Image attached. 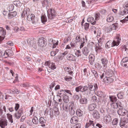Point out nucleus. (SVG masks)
<instances>
[{
  "label": "nucleus",
  "instance_id": "1",
  "mask_svg": "<svg viewBox=\"0 0 128 128\" xmlns=\"http://www.w3.org/2000/svg\"><path fill=\"white\" fill-rule=\"evenodd\" d=\"M56 15V12L54 10L50 9L48 10V16L49 19H52Z\"/></svg>",
  "mask_w": 128,
  "mask_h": 128
},
{
  "label": "nucleus",
  "instance_id": "2",
  "mask_svg": "<svg viewBox=\"0 0 128 128\" xmlns=\"http://www.w3.org/2000/svg\"><path fill=\"white\" fill-rule=\"evenodd\" d=\"M89 48L91 49H92L93 47L90 44H88L87 45V47H84L82 49V52L83 54L86 56H87L88 54V53L89 52V50L88 49Z\"/></svg>",
  "mask_w": 128,
  "mask_h": 128
},
{
  "label": "nucleus",
  "instance_id": "3",
  "mask_svg": "<svg viewBox=\"0 0 128 128\" xmlns=\"http://www.w3.org/2000/svg\"><path fill=\"white\" fill-rule=\"evenodd\" d=\"M88 87L86 86H80L75 88V90L76 92H78L80 91L83 92L86 91L88 90Z\"/></svg>",
  "mask_w": 128,
  "mask_h": 128
},
{
  "label": "nucleus",
  "instance_id": "4",
  "mask_svg": "<svg viewBox=\"0 0 128 128\" xmlns=\"http://www.w3.org/2000/svg\"><path fill=\"white\" fill-rule=\"evenodd\" d=\"M120 37L119 34H117L116 36V38H115L112 42V46H118L119 44Z\"/></svg>",
  "mask_w": 128,
  "mask_h": 128
},
{
  "label": "nucleus",
  "instance_id": "5",
  "mask_svg": "<svg viewBox=\"0 0 128 128\" xmlns=\"http://www.w3.org/2000/svg\"><path fill=\"white\" fill-rule=\"evenodd\" d=\"M44 65L46 66H48L50 68L53 70L56 68V66L55 65V64L53 62L51 63L50 61H46Z\"/></svg>",
  "mask_w": 128,
  "mask_h": 128
},
{
  "label": "nucleus",
  "instance_id": "6",
  "mask_svg": "<svg viewBox=\"0 0 128 128\" xmlns=\"http://www.w3.org/2000/svg\"><path fill=\"white\" fill-rule=\"evenodd\" d=\"M23 109L22 108H20L18 112L15 113L14 117L17 119H19L23 113Z\"/></svg>",
  "mask_w": 128,
  "mask_h": 128
},
{
  "label": "nucleus",
  "instance_id": "7",
  "mask_svg": "<svg viewBox=\"0 0 128 128\" xmlns=\"http://www.w3.org/2000/svg\"><path fill=\"white\" fill-rule=\"evenodd\" d=\"M30 10L29 8H25L24 9L21 16L22 18H24L26 15L28 16L30 14Z\"/></svg>",
  "mask_w": 128,
  "mask_h": 128
},
{
  "label": "nucleus",
  "instance_id": "8",
  "mask_svg": "<svg viewBox=\"0 0 128 128\" xmlns=\"http://www.w3.org/2000/svg\"><path fill=\"white\" fill-rule=\"evenodd\" d=\"M38 44L40 47H42L46 46L44 39L43 38H39L38 42Z\"/></svg>",
  "mask_w": 128,
  "mask_h": 128
},
{
  "label": "nucleus",
  "instance_id": "9",
  "mask_svg": "<svg viewBox=\"0 0 128 128\" xmlns=\"http://www.w3.org/2000/svg\"><path fill=\"white\" fill-rule=\"evenodd\" d=\"M114 80V78L108 77L104 78L103 80V82L106 84H110Z\"/></svg>",
  "mask_w": 128,
  "mask_h": 128
},
{
  "label": "nucleus",
  "instance_id": "10",
  "mask_svg": "<svg viewBox=\"0 0 128 128\" xmlns=\"http://www.w3.org/2000/svg\"><path fill=\"white\" fill-rule=\"evenodd\" d=\"M8 121L6 119H2L0 120V126L1 128H4L8 124Z\"/></svg>",
  "mask_w": 128,
  "mask_h": 128
},
{
  "label": "nucleus",
  "instance_id": "11",
  "mask_svg": "<svg viewBox=\"0 0 128 128\" xmlns=\"http://www.w3.org/2000/svg\"><path fill=\"white\" fill-rule=\"evenodd\" d=\"M35 16L34 14H32L27 16V19L28 20L32 21V23H35L34 21Z\"/></svg>",
  "mask_w": 128,
  "mask_h": 128
},
{
  "label": "nucleus",
  "instance_id": "12",
  "mask_svg": "<svg viewBox=\"0 0 128 128\" xmlns=\"http://www.w3.org/2000/svg\"><path fill=\"white\" fill-rule=\"evenodd\" d=\"M12 51L10 50H6L5 52V56L4 58H6L8 56H11L13 55Z\"/></svg>",
  "mask_w": 128,
  "mask_h": 128
},
{
  "label": "nucleus",
  "instance_id": "13",
  "mask_svg": "<svg viewBox=\"0 0 128 128\" xmlns=\"http://www.w3.org/2000/svg\"><path fill=\"white\" fill-rule=\"evenodd\" d=\"M104 121L106 124L109 123L112 121L111 116L109 115L105 116L104 118Z\"/></svg>",
  "mask_w": 128,
  "mask_h": 128
},
{
  "label": "nucleus",
  "instance_id": "14",
  "mask_svg": "<svg viewBox=\"0 0 128 128\" xmlns=\"http://www.w3.org/2000/svg\"><path fill=\"white\" fill-rule=\"evenodd\" d=\"M101 60L102 64L103 65V67L105 69L107 68V64L108 62V60L106 58H102Z\"/></svg>",
  "mask_w": 128,
  "mask_h": 128
},
{
  "label": "nucleus",
  "instance_id": "15",
  "mask_svg": "<svg viewBox=\"0 0 128 128\" xmlns=\"http://www.w3.org/2000/svg\"><path fill=\"white\" fill-rule=\"evenodd\" d=\"M63 68L64 70L68 72V74L70 75H72L73 72L72 70V69L70 67L64 66Z\"/></svg>",
  "mask_w": 128,
  "mask_h": 128
},
{
  "label": "nucleus",
  "instance_id": "16",
  "mask_svg": "<svg viewBox=\"0 0 128 128\" xmlns=\"http://www.w3.org/2000/svg\"><path fill=\"white\" fill-rule=\"evenodd\" d=\"M93 117L95 118L98 119L100 118V114L97 110H94L92 114Z\"/></svg>",
  "mask_w": 128,
  "mask_h": 128
},
{
  "label": "nucleus",
  "instance_id": "17",
  "mask_svg": "<svg viewBox=\"0 0 128 128\" xmlns=\"http://www.w3.org/2000/svg\"><path fill=\"white\" fill-rule=\"evenodd\" d=\"M96 105L94 103H92L90 104L88 106L89 110L90 111H92L96 107Z\"/></svg>",
  "mask_w": 128,
  "mask_h": 128
},
{
  "label": "nucleus",
  "instance_id": "18",
  "mask_svg": "<svg viewBox=\"0 0 128 128\" xmlns=\"http://www.w3.org/2000/svg\"><path fill=\"white\" fill-rule=\"evenodd\" d=\"M78 118L76 116H73L70 120V123L72 124H75L78 121Z\"/></svg>",
  "mask_w": 128,
  "mask_h": 128
},
{
  "label": "nucleus",
  "instance_id": "19",
  "mask_svg": "<svg viewBox=\"0 0 128 128\" xmlns=\"http://www.w3.org/2000/svg\"><path fill=\"white\" fill-rule=\"evenodd\" d=\"M118 27V24L117 23H114L109 26L111 30H115Z\"/></svg>",
  "mask_w": 128,
  "mask_h": 128
},
{
  "label": "nucleus",
  "instance_id": "20",
  "mask_svg": "<svg viewBox=\"0 0 128 128\" xmlns=\"http://www.w3.org/2000/svg\"><path fill=\"white\" fill-rule=\"evenodd\" d=\"M17 14V13L16 12H10L9 13L8 17L9 19H11L15 16Z\"/></svg>",
  "mask_w": 128,
  "mask_h": 128
},
{
  "label": "nucleus",
  "instance_id": "21",
  "mask_svg": "<svg viewBox=\"0 0 128 128\" xmlns=\"http://www.w3.org/2000/svg\"><path fill=\"white\" fill-rule=\"evenodd\" d=\"M39 122L41 124V126L43 127H44L45 125L44 124L46 123V121L44 118L41 117L40 118Z\"/></svg>",
  "mask_w": 128,
  "mask_h": 128
},
{
  "label": "nucleus",
  "instance_id": "22",
  "mask_svg": "<svg viewBox=\"0 0 128 128\" xmlns=\"http://www.w3.org/2000/svg\"><path fill=\"white\" fill-rule=\"evenodd\" d=\"M87 21L90 22L93 25H94L96 23V21L94 20L93 17L92 16L89 17L87 19Z\"/></svg>",
  "mask_w": 128,
  "mask_h": 128
},
{
  "label": "nucleus",
  "instance_id": "23",
  "mask_svg": "<svg viewBox=\"0 0 128 128\" xmlns=\"http://www.w3.org/2000/svg\"><path fill=\"white\" fill-rule=\"evenodd\" d=\"M94 122L93 121L89 120L87 122L85 126V127L88 128L92 125L94 126V128H96V127H94V124L93 123Z\"/></svg>",
  "mask_w": 128,
  "mask_h": 128
},
{
  "label": "nucleus",
  "instance_id": "24",
  "mask_svg": "<svg viewBox=\"0 0 128 128\" xmlns=\"http://www.w3.org/2000/svg\"><path fill=\"white\" fill-rule=\"evenodd\" d=\"M118 113L119 115L124 116L126 114V112L125 109H119L118 112Z\"/></svg>",
  "mask_w": 128,
  "mask_h": 128
},
{
  "label": "nucleus",
  "instance_id": "25",
  "mask_svg": "<svg viewBox=\"0 0 128 128\" xmlns=\"http://www.w3.org/2000/svg\"><path fill=\"white\" fill-rule=\"evenodd\" d=\"M94 56L92 54H90L89 56V62L91 65L93 64L94 61Z\"/></svg>",
  "mask_w": 128,
  "mask_h": 128
},
{
  "label": "nucleus",
  "instance_id": "26",
  "mask_svg": "<svg viewBox=\"0 0 128 128\" xmlns=\"http://www.w3.org/2000/svg\"><path fill=\"white\" fill-rule=\"evenodd\" d=\"M50 41H51L52 43L53 44L52 48H55L56 47V46H58V41H57L53 40L52 39H50Z\"/></svg>",
  "mask_w": 128,
  "mask_h": 128
},
{
  "label": "nucleus",
  "instance_id": "27",
  "mask_svg": "<svg viewBox=\"0 0 128 128\" xmlns=\"http://www.w3.org/2000/svg\"><path fill=\"white\" fill-rule=\"evenodd\" d=\"M106 21L108 22H112L114 20L113 17L110 15H109L107 17Z\"/></svg>",
  "mask_w": 128,
  "mask_h": 128
},
{
  "label": "nucleus",
  "instance_id": "28",
  "mask_svg": "<svg viewBox=\"0 0 128 128\" xmlns=\"http://www.w3.org/2000/svg\"><path fill=\"white\" fill-rule=\"evenodd\" d=\"M87 98H81L80 100V103L82 104H86L87 102Z\"/></svg>",
  "mask_w": 128,
  "mask_h": 128
},
{
  "label": "nucleus",
  "instance_id": "29",
  "mask_svg": "<svg viewBox=\"0 0 128 128\" xmlns=\"http://www.w3.org/2000/svg\"><path fill=\"white\" fill-rule=\"evenodd\" d=\"M102 49L101 47L99 46L98 44L96 45L95 50L97 53H99L100 52H101Z\"/></svg>",
  "mask_w": 128,
  "mask_h": 128
},
{
  "label": "nucleus",
  "instance_id": "30",
  "mask_svg": "<svg viewBox=\"0 0 128 128\" xmlns=\"http://www.w3.org/2000/svg\"><path fill=\"white\" fill-rule=\"evenodd\" d=\"M76 115L79 116H82L83 114V112L80 109H78L76 111Z\"/></svg>",
  "mask_w": 128,
  "mask_h": 128
},
{
  "label": "nucleus",
  "instance_id": "31",
  "mask_svg": "<svg viewBox=\"0 0 128 128\" xmlns=\"http://www.w3.org/2000/svg\"><path fill=\"white\" fill-rule=\"evenodd\" d=\"M53 110L54 112V115L56 116L58 115L59 114L58 109V108L55 107L54 108Z\"/></svg>",
  "mask_w": 128,
  "mask_h": 128
},
{
  "label": "nucleus",
  "instance_id": "32",
  "mask_svg": "<svg viewBox=\"0 0 128 128\" xmlns=\"http://www.w3.org/2000/svg\"><path fill=\"white\" fill-rule=\"evenodd\" d=\"M7 116L8 118V120L9 122H10L11 123L13 122V119L12 118V115L9 114H7Z\"/></svg>",
  "mask_w": 128,
  "mask_h": 128
},
{
  "label": "nucleus",
  "instance_id": "33",
  "mask_svg": "<svg viewBox=\"0 0 128 128\" xmlns=\"http://www.w3.org/2000/svg\"><path fill=\"white\" fill-rule=\"evenodd\" d=\"M128 122V119L126 118H123L121 119L120 123L125 124V123H126Z\"/></svg>",
  "mask_w": 128,
  "mask_h": 128
},
{
  "label": "nucleus",
  "instance_id": "34",
  "mask_svg": "<svg viewBox=\"0 0 128 128\" xmlns=\"http://www.w3.org/2000/svg\"><path fill=\"white\" fill-rule=\"evenodd\" d=\"M63 100L64 102H68L69 100V97L68 96L65 95L63 97Z\"/></svg>",
  "mask_w": 128,
  "mask_h": 128
},
{
  "label": "nucleus",
  "instance_id": "35",
  "mask_svg": "<svg viewBox=\"0 0 128 128\" xmlns=\"http://www.w3.org/2000/svg\"><path fill=\"white\" fill-rule=\"evenodd\" d=\"M20 86L27 88L30 86L29 84L28 83L26 82L20 84Z\"/></svg>",
  "mask_w": 128,
  "mask_h": 128
},
{
  "label": "nucleus",
  "instance_id": "36",
  "mask_svg": "<svg viewBox=\"0 0 128 128\" xmlns=\"http://www.w3.org/2000/svg\"><path fill=\"white\" fill-rule=\"evenodd\" d=\"M110 100L113 102H115L117 100L116 98L114 96H109Z\"/></svg>",
  "mask_w": 128,
  "mask_h": 128
},
{
  "label": "nucleus",
  "instance_id": "37",
  "mask_svg": "<svg viewBox=\"0 0 128 128\" xmlns=\"http://www.w3.org/2000/svg\"><path fill=\"white\" fill-rule=\"evenodd\" d=\"M32 121L34 124H37L38 122V120L37 118L35 116L33 118Z\"/></svg>",
  "mask_w": 128,
  "mask_h": 128
},
{
  "label": "nucleus",
  "instance_id": "38",
  "mask_svg": "<svg viewBox=\"0 0 128 128\" xmlns=\"http://www.w3.org/2000/svg\"><path fill=\"white\" fill-rule=\"evenodd\" d=\"M63 108L64 110L66 112H68L70 109H69V106L68 105L66 104H64L63 105Z\"/></svg>",
  "mask_w": 128,
  "mask_h": 128
},
{
  "label": "nucleus",
  "instance_id": "39",
  "mask_svg": "<svg viewBox=\"0 0 128 128\" xmlns=\"http://www.w3.org/2000/svg\"><path fill=\"white\" fill-rule=\"evenodd\" d=\"M41 21L42 22L44 23L47 21V18L45 15H43L41 17Z\"/></svg>",
  "mask_w": 128,
  "mask_h": 128
},
{
  "label": "nucleus",
  "instance_id": "40",
  "mask_svg": "<svg viewBox=\"0 0 128 128\" xmlns=\"http://www.w3.org/2000/svg\"><path fill=\"white\" fill-rule=\"evenodd\" d=\"M71 37L70 36L65 37L64 40V42L66 43L68 42L71 40Z\"/></svg>",
  "mask_w": 128,
  "mask_h": 128
},
{
  "label": "nucleus",
  "instance_id": "41",
  "mask_svg": "<svg viewBox=\"0 0 128 128\" xmlns=\"http://www.w3.org/2000/svg\"><path fill=\"white\" fill-rule=\"evenodd\" d=\"M106 48H110L112 47V42L111 41H108L106 44Z\"/></svg>",
  "mask_w": 128,
  "mask_h": 128
},
{
  "label": "nucleus",
  "instance_id": "42",
  "mask_svg": "<svg viewBox=\"0 0 128 128\" xmlns=\"http://www.w3.org/2000/svg\"><path fill=\"white\" fill-rule=\"evenodd\" d=\"M0 33L2 35H4L6 34V31L3 28L0 27Z\"/></svg>",
  "mask_w": 128,
  "mask_h": 128
},
{
  "label": "nucleus",
  "instance_id": "43",
  "mask_svg": "<svg viewBox=\"0 0 128 128\" xmlns=\"http://www.w3.org/2000/svg\"><path fill=\"white\" fill-rule=\"evenodd\" d=\"M124 95V92H120L118 94L117 96L118 98L120 99H122L123 98Z\"/></svg>",
  "mask_w": 128,
  "mask_h": 128
},
{
  "label": "nucleus",
  "instance_id": "44",
  "mask_svg": "<svg viewBox=\"0 0 128 128\" xmlns=\"http://www.w3.org/2000/svg\"><path fill=\"white\" fill-rule=\"evenodd\" d=\"M72 77L69 76H66L64 77V80L67 81H71L72 79Z\"/></svg>",
  "mask_w": 128,
  "mask_h": 128
},
{
  "label": "nucleus",
  "instance_id": "45",
  "mask_svg": "<svg viewBox=\"0 0 128 128\" xmlns=\"http://www.w3.org/2000/svg\"><path fill=\"white\" fill-rule=\"evenodd\" d=\"M47 114H49L50 116V117L52 116L53 115V113L52 111V109L51 108H50L48 110Z\"/></svg>",
  "mask_w": 128,
  "mask_h": 128
},
{
  "label": "nucleus",
  "instance_id": "46",
  "mask_svg": "<svg viewBox=\"0 0 128 128\" xmlns=\"http://www.w3.org/2000/svg\"><path fill=\"white\" fill-rule=\"evenodd\" d=\"M81 40L80 37L79 35H78L75 38V42L77 43L80 42Z\"/></svg>",
  "mask_w": 128,
  "mask_h": 128
},
{
  "label": "nucleus",
  "instance_id": "47",
  "mask_svg": "<svg viewBox=\"0 0 128 128\" xmlns=\"http://www.w3.org/2000/svg\"><path fill=\"white\" fill-rule=\"evenodd\" d=\"M100 14L99 12L96 13L94 14V17L95 18V20H98L100 17Z\"/></svg>",
  "mask_w": 128,
  "mask_h": 128
},
{
  "label": "nucleus",
  "instance_id": "48",
  "mask_svg": "<svg viewBox=\"0 0 128 128\" xmlns=\"http://www.w3.org/2000/svg\"><path fill=\"white\" fill-rule=\"evenodd\" d=\"M128 62V57H125L123 58L121 62V65L123 63H124V62Z\"/></svg>",
  "mask_w": 128,
  "mask_h": 128
},
{
  "label": "nucleus",
  "instance_id": "49",
  "mask_svg": "<svg viewBox=\"0 0 128 128\" xmlns=\"http://www.w3.org/2000/svg\"><path fill=\"white\" fill-rule=\"evenodd\" d=\"M118 122V119L117 118H116L113 120L112 122V124L113 125H116Z\"/></svg>",
  "mask_w": 128,
  "mask_h": 128
},
{
  "label": "nucleus",
  "instance_id": "50",
  "mask_svg": "<svg viewBox=\"0 0 128 128\" xmlns=\"http://www.w3.org/2000/svg\"><path fill=\"white\" fill-rule=\"evenodd\" d=\"M92 71L94 74L95 78H97L98 77V74L96 71L95 70H92Z\"/></svg>",
  "mask_w": 128,
  "mask_h": 128
},
{
  "label": "nucleus",
  "instance_id": "51",
  "mask_svg": "<svg viewBox=\"0 0 128 128\" xmlns=\"http://www.w3.org/2000/svg\"><path fill=\"white\" fill-rule=\"evenodd\" d=\"M85 39L84 38H83L82 39L81 41V44L80 46V48H82L84 46V43Z\"/></svg>",
  "mask_w": 128,
  "mask_h": 128
},
{
  "label": "nucleus",
  "instance_id": "52",
  "mask_svg": "<svg viewBox=\"0 0 128 128\" xmlns=\"http://www.w3.org/2000/svg\"><path fill=\"white\" fill-rule=\"evenodd\" d=\"M70 109L68 112H69L70 113L71 115H73L75 113V111L73 109V108H69Z\"/></svg>",
  "mask_w": 128,
  "mask_h": 128
},
{
  "label": "nucleus",
  "instance_id": "53",
  "mask_svg": "<svg viewBox=\"0 0 128 128\" xmlns=\"http://www.w3.org/2000/svg\"><path fill=\"white\" fill-rule=\"evenodd\" d=\"M5 56V52L4 50H0V58H4Z\"/></svg>",
  "mask_w": 128,
  "mask_h": 128
},
{
  "label": "nucleus",
  "instance_id": "54",
  "mask_svg": "<svg viewBox=\"0 0 128 128\" xmlns=\"http://www.w3.org/2000/svg\"><path fill=\"white\" fill-rule=\"evenodd\" d=\"M58 51V49H56V51H52L50 52L51 55L52 56H54Z\"/></svg>",
  "mask_w": 128,
  "mask_h": 128
},
{
  "label": "nucleus",
  "instance_id": "55",
  "mask_svg": "<svg viewBox=\"0 0 128 128\" xmlns=\"http://www.w3.org/2000/svg\"><path fill=\"white\" fill-rule=\"evenodd\" d=\"M75 55L77 57H79L81 56V52L80 50H78L75 52Z\"/></svg>",
  "mask_w": 128,
  "mask_h": 128
},
{
  "label": "nucleus",
  "instance_id": "56",
  "mask_svg": "<svg viewBox=\"0 0 128 128\" xmlns=\"http://www.w3.org/2000/svg\"><path fill=\"white\" fill-rule=\"evenodd\" d=\"M8 8L9 11H11L14 9V6L13 4H10L9 5Z\"/></svg>",
  "mask_w": 128,
  "mask_h": 128
},
{
  "label": "nucleus",
  "instance_id": "57",
  "mask_svg": "<svg viewBox=\"0 0 128 128\" xmlns=\"http://www.w3.org/2000/svg\"><path fill=\"white\" fill-rule=\"evenodd\" d=\"M73 57H74L72 55H68L67 57V58L68 60H74V59L73 58Z\"/></svg>",
  "mask_w": 128,
  "mask_h": 128
},
{
  "label": "nucleus",
  "instance_id": "58",
  "mask_svg": "<svg viewBox=\"0 0 128 128\" xmlns=\"http://www.w3.org/2000/svg\"><path fill=\"white\" fill-rule=\"evenodd\" d=\"M81 126L80 124H78L74 126L71 128H80Z\"/></svg>",
  "mask_w": 128,
  "mask_h": 128
},
{
  "label": "nucleus",
  "instance_id": "59",
  "mask_svg": "<svg viewBox=\"0 0 128 128\" xmlns=\"http://www.w3.org/2000/svg\"><path fill=\"white\" fill-rule=\"evenodd\" d=\"M109 27L106 26L104 28V30L106 32H110L111 30L110 28H109Z\"/></svg>",
  "mask_w": 128,
  "mask_h": 128
},
{
  "label": "nucleus",
  "instance_id": "60",
  "mask_svg": "<svg viewBox=\"0 0 128 128\" xmlns=\"http://www.w3.org/2000/svg\"><path fill=\"white\" fill-rule=\"evenodd\" d=\"M89 24L88 23H86L84 25V28L86 30H87L89 28Z\"/></svg>",
  "mask_w": 128,
  "mask_h": 128
},
{
  "label": "nucleus",
  "instance_id": "61",
  "mask_svg": "<svg viewBox=\"0 0 128 128\" xmlns=\"http://www.w3.org/2000/svg\"><path fill=\"white\" fill-rule=\"evenodd\" d=\"M68 54V51L67 50L65 51L63 53L60 54V56L61 57H64Z\"/></svg>",
  "mask_w": 128,
  "mask_h": 128
},
{
  "label": "nucleus",
  "instance_id": "62",
  "mask_svg": "<svg viewBox=\"0 0 128 128\" xmlns=\"http://www.w3.org/2000/svg\"><path fill=\"white\" fill-rule=\"evenodd\" d=\"M91 101L93 102H96L97 101V97L95 96L92 97Z\"/></svg>",
  "mask_w": 128,
  "mask_h": 128
},
{
  "label": "nucleus",
  "instance_id": "63",
  "mask_svg": "<svg viewBox=\"0 0 128 128\" xmlns=\"http://www.w3.org/2000/svg\"><path fill=\"white\" fill-rule=\"evenodd\" d=\"M16 76L15 77V79L13 82V83H15L18 81V74H16Z\"/></svg>",
  "mask_w": 128,
  "mask_h": 128
},
{
  "label": "nucleus",
  "instance_id": "64",
  "mask_svg": "<svg viewBox=\"0 0 128 128\" xmlns=\"http://www.w3.org/2000/svg\"><path fill=\"white\" fill-rule=\"evenodd\" d=\"M123 7L125 8H126L128 7V1L126 2L124 4Z\"/></svg>",
  "mask_w": 128,
  "mask_h": 128
}]
</instances>
